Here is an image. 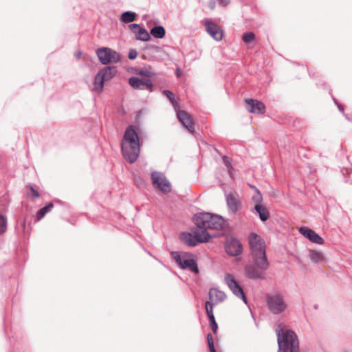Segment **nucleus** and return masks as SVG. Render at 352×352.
Wrapping results in <instances>:
<instances>
[{
    "label": "nucleus",
    "instance_id": "9b49d317",
    "mask_svg": "<svg viewBox=\"0 0 352 352\" xmlns=\"http://www.w3.org/2000/svg\"><path fill=\"white\" fill-rule=\"evenodd\" d=\"M225 249L226 253L232 256H238L243 252V247L239 241L233 238L227 240Z\"/></svg>",
    "mask_w": 352,
    "mask_h": 352
},
{
    "label": "nucleus",
    "instance_id": "4c0bfd02",
    "mask_svg": "<svg viewBox=\"0 0 352 352\" xmlns=\"http://www.w3.org/2000/svg\"><path fill=\"white\" fill-rule=\"evenodd\" d=\"M182 74V72L181 71V69L179 68H177V70H176V76L177 77H180Z\"/></svg>",
    "mask_w": 352,
    "mask_h": 352
},
{
    "label": "nucleus",
    "instance_id": "9d476101",
    "mask_svg": "<svg viewBox=\"0 0 352 352\" xmlns=\"http://www.w3.org/2000/svg\"><path fill=\"white\" fill-rule=\"evenodd\" d=\"M225 280L230 290L236 296L241 298L245 302H246L244 292L239 283L234 280L233 276L231 274H226L225 276Z\"/></svg>",
    "mask_w": 352,
    "mask_h": 352
},
{
    "label": "nucleus",
    "instance_id": "a878e982",
    "mask_svg": "<svg viewBox=\"0 0 352 352\" xmlns=\"http://www.w3.org/2000/svg\"><path fill=\"white\" fill-rule=\"evenodd\" d=\"M255 35L252 32L245 33L243 35L242 39L247 45L250 44L254 41Z\"/></svg>",
    "mask_w": 352,
    "mask_h": 352
},
{
    "label": "nucleus",
    "instance_id": "c9c22d12",
    "mask_svg": "<svg viewBox=\"0 0 352 352\" xmlns=\"http://www.w3.org/2000/svg\"><path fill=\"white\" fill-rule=\"evenodd\" d=\"M220 3L223 6H226L230 3V0H220Z\"/></svg>",
    "mask_w": 352,
    "mask_h": 352
},
{
    "label": "nucleus",
    "instance_id": "4be33fe9",
    "mask_svg": "<svg viewBox=\"0 0 352 352\" xmlns=\"http://www.w3.org/2000/svg\"><path fill=\"white\" fill-rule=\"evenodd\" d=\"M135 17L136 14L135 12L127 11L122 14L120 20L125 23H128L134 21Z\"/></svg>",
    "mask_w": 352,
    "mask_h": 352
},
{
    "label": "nucleus",
    "instance_id": "f03ea898",
    "mask_svg": "<svg viewBox=\"0 0 352 352\" xmlns=\"http://www.w3.org/2000/svg\"><path fill=\"white\" fill-rule=\"evenodd\" d=\"M122 152L124 157L130 163L136 161L140 153L138 135L133 126H129L122 141Z\"/></svg>",
    "mask_w": 352,
    "mask_h": 352
},
{
    "label": "nucleus",
    "instance_id": "4468645a",
    "mask_svg": "<svg viewBox=\"0 0 352 352\" xmlns=\"http://www.w3.org/2000/svg\"><path fill=\"white\" fill-rule=\"evenodd\" d=\"M246 109L252 113L262 114L265 112V107L264 104L258 100L253 99H246Z\"/></svg>",
    "mask_w": 352,
    "mask_h": 352
},
{
    "label": "nucleus",
    "instance_id": "f704fd0d",
    "mask_svg": "<svg viewBox=\"0 0 352 352\" xmlns=\"http://www.w3.org/2000/svg\"><path fill=\"white\" fill-rule=\"evenodd\" d=\"M128 56H129V58L132 59V60L135 59L138 56V52L135 50L131 49V50H130Z\"/></svg>",
    "mask_w": 352,
    "mask_h": 352
},
{
    "label": "nucleus",
    "instance_id": "39448f33",
    "mask_svg": "<svg viewBox=\"0 0 352 352\" xmlns=\"http://www.w3.org/2000/svg\"><path fill=\"white\" fill-rule=\"evenodd\" d=\"M171 256L178 265L195 274L199 272L195 255L186 252H173Z\"/></svg>",
    "mask_w": 352,
    "mask_h": 352
},
{
    "label": "nucleus",
    "instance_id": "e433bc0d",
    "mask_svg": "<svg viewBox=\"0 0 352 352\" xmlns=\"http://www.w3.org/2000/svg\"><path fill=\"white\" fill-rule=\"evenodd\" d=\"M82 56V52L80 51H77L75 52V56L77 58H80Z\"/></svg>",
    "mask_w": 352,
    "mask_h": 352
},
{
    "label": "nucleus",
    "instance_id": "c85d7f7f",
    "mask_svg": "<svg viewBox=\"0 0 352 352\" xmlns=\"http://www.w3.org/2000/svg\"><path fill=\"white\" fill-rule=\"evenodd\" d=\"M263 197L261 194L259 192H256L255 195L252 197V202L254 206L257 205H263L262 203Z\"/></svg>",
    "mask_w": 352,
    "mask_h": 352
},
{
    "label": "nucleus",
    "instance_id": "20e7f679",
    "mask_svg": "<svg viewBox=\"0 0 352 352\" xmlns=\"http://www.w3.org/2000/svg\"><path fill=\"white\" fill-rule=\"evenodd\" d=\"M195 223L199 230H221L226 226V221L219 215L210 213H200L194 218Z\"/></svg>",
    "mask_w": 352,
    "mask_h": 352
},
{
    "label": "nucleus",
    "instance_id": "473e14b6",
    "mask_svg": "<svg viewBox=\"0 0 352 352\" xmlns=\"http://www.w3.org/2000/svg\"><path fill=\"white\" fill-rule=\"evenodd\" d=\"M30 190L32 192V195H31V197L32 198H37L39 197V193L37 190H36L32 186H28ZM29 196H30V195H29Z\"/></svg>",
    "mask_w": 352,
    "mask_h": 352
},
{
    "label": "nucleus",
    "instance_id": "dca6fc26",
    "mask_svg": "<svg viewBox=\"0 0 352 352\" xmlns=\"http://www.w3.org/2000/svg\"><path fill=\"white\" fill-rule=\"evenodd\" d=\"M129 27L138 40L148 41L151 38L149 33L139 24H131Z\"/></svg>",
    "mask_w": 352,
    "mask_h": 352
},
{
    "label": "nucleus",
    "instance_id": "a211bd4d",
    "mask_svg": "<svg viewBox=\"0 0 352 352\" xmlns=\"http://www.w3.org/2000/svg\"><path fill=\"white\" fill-rule=\"evenodd\" d=\"M130 85L139 89H151L152 87V82L149 79H140L137 77H131L129 80Z\"/></svg>",
    "mask_w": 352,
    "mask_h": 352
},
{
    "label": "nucleus",
    "instance_id": "f257e3e1",
    "mask_svg": "<svg viewBox=\"0 0 352 352\" xmlns=\"http://www.w3.org/2000/svg\"><path fill=\"white\" fill-rule=\"evenodd\" d=\"M248 241L256 267L254 265H248L245 267V272L248 276L251 278H261L263 272L269 267L265 255V243L260 236L254 232L249 235Z\"/></svg>",
    "mask_w": 352,
    "mask_h": 352
},
{
    "label": "nucleus",
    "instance_id": "ea45409f",
    "mask_svg": "<svg viewBox=\"0 0 352 352\" xmlns=\"http://www.w3.org/2000/svg\"><path fill=\"white\" fill-rule=\"evenodd\" d=\"M140 75H146V72L144 71H140L139 73Z\"/></svg>",
    "mask_w": 352,
    "mask_h": 352
},
{
    "label": "nucleus",
    "instance_id": "cd10ccee",
    "mask_svg": "<svg viewBox=\"0 0 352 352\" xmlns=\"http://www.w3.org/2000/svg\"><path fill=\"white\" fill-rule=\"evenodd\" d=\"M223 162L228 168V173L230 175L235 174L234 168L231 166L230 160L227 157H223Z\"/></svg>",
    "mask_w": 352,
    "mask_h": 352
},
{
    "label": "nucleus",
    "instance_id": "bb28decb",
    "mask_svg": "<svg viewBox=\"0 0 352 352\" xmlns=\"http://www.w3.org/2000/svg\"><path fill=\"white\" fill-rule=\"evenodd\" d=\"M214 302H211V301H207L206 302L205 308H206V314H207V316H208V318H210V317H214V314H213V305H214Z\"/></svg>",
    "mask_w": 352,
    "mask_h": 352
},
{
    "label": "nucleus",
    "instance_id": "2eb2a0df",
    "mask_svg": "<svg viewBox=\"0 0 352 352\" xmlns=\"http://www.w3.org/2000/svg\"><path fill=\"white\" fill-rule=\"evenodd\" d=\"M226 202L229 210L232 213H236L241 208V201L236 192H230L226 197Z\"/></svg>",
    "mask_w": 352,
    "mask_h": 352
},
{
    "label": "nucleus",
    "instance_id": "f3484780",
    "mask_svg": "<svg viewBox=\"0 0 352 352\" xmlns=\"http://www.w3.org/2000/svg\"><path fill=\"white\" fill-rule=\"evenodd\" d=\"M207 32L216 41H221L223 38L222 30L216 24L211 21L205 23Z\"/></svg>",
    "mask_w": 352,
    "mask_h": 352
},
{
    "label": "nucleus",
    "instance_id": "aec40b11",
    "mask_svg": "<svg viewBox=\"0 0 352 352\" xmlns=\"http://www.w3.org/2000/svg\"><path fill=\"white\" fill-rule=\"evenodd\" d=\"M254 209L256 213L258 214V216L261 221H265L270 217V212L266 207L263 205H257L254 206Z\"/></svg>",
    "mask_w": 352,
    "mask_h": 352
},
{
    "label": "nucleus",
    "instance_id": "6ab92c4d",
    "mask_svg": "<svg viewBox=\"0 0 352 352\" xmlns=\"http://www.w3.org/2000/svg\"><path fill=\"white\" fill-rule=\"evenodd\" d=\"M179 122L191 133L194 131L193 123L189 114L184 111H178L177 113Z\"/></svg>",
    "mask_w": 352,
    "mask_h": 352
},
{
    "label": "nucleus",
    "instance_id": "6e6552de",
    "mask_svg": "<svg viewBox=\"0 0 352 352\" xmlns=\"http://www.w3.org/2000/svg\"><path fill=\"white\" fill-rule=\"evenodd\" d=\"M266 300L268 309L274 314H280L287 309V304L279 294L267 295Z\"/></svg>",
    "mask_w": 352,
    "mask_h": 352
},
{
    "label": "nucleus",
    "instance_id": "2f4dec72",
    "mask_svg": "<svg viewBox=\"0 0 352 352\" xmlns=\"http://www.w3.org/2000/svg\"><path fill=\"white\" fill-rule=\"evenodd\" d=\"M207 342L210 351H215L212 336L210 333L207 335Z\"/></svg>",
    "mask_w": 352,
    "mask_h": 352
},
{
    "label": "nucleus",
    "instance_id": "58836bf2",
    "mask_svg": "<svg viewBox=\"0 0 352 352\" xmlns=\"http://www.w3.org/2000/svg\"><path fill=\"white\" fill-rule=\"evenodd\" d=\"M214 6H215L214 1H212V2L210 3L209 7L210 8V9H212V10L214 9Z\"/></svg>",
    "mask_w": 352,
    "mask_h": 352
},
{
    "label": "nucleus",
    "instance_id": "5701e85b",
    "mask_svg": "<svg viewBox=\"0 0 352 352\" xmlns=\"http://www.w3.org/2000/svg\"><path fill=\"white\" fill-rule=\"evenodd\" d=\"M310 259L314 263L322 262L324 261V256L323 254L317 250H312L309 254Z\"/></svg>",
    "mask_w": 352,
    "mask_h": 352
},
{
    "label": "nucleus",
    "instance_id": "79ce46f5",
    "mask_svg": "<svg viewBox=\"0 0 352 352\" xmlns=\"http://www.w3.org/2000/svg\"><path fill=\"white\" fill-rule=\"evenodd\" d=\"M210 352H217L216 351H210Z\"/></svg>",
    "mask_w": 352,
    "mask_h": 352
},
{
    "label": "nucleus",
    "instance_id": "a19ab883",
    "mask_svg": "<svg viewBox=\"0 0 352 352\" xmlns=\"http://www.w3.org/2000/svg\"><path fill=\"white\" fill-rule=\"evenodd\" d=\"M152 177H154V176H156L155 175V173H153L152 175H151Z\"/></svg>",
    "mask_w": 352,
    "mask_h": 352
},
{
    "label": "nucleus",
    "instance_id": "72a5a7b5",
    "mask_svg": "<svg viewBox=\"0 0 352 352\" xmlns=\"http://www.w3.org/2000/svg\"><path fill=\"white\" fill-rule=\"evenodd\" d=\"M164 94L166 97H168L170 99L172 104H174L175 99H174V96H173V93L170 92V91L165 90V91H164Z\"/></svg>",
    "mask_w": 352,
    "mask_h": 352
},
{
    "label": "nucleus",
    "instance_id": "ddd939ff",
    "mask_svg": "<svg viewBox=\"0 0 352 352\" xmlns=\"http://www.w3.org/2000/svg\"><path fill=\"white\" fill-rule=\"evenodd\" d=\"M299 232L307 238L312 243L319 245H322L324 243V239L320 236L315 231L309 228L301 227L299 228Z\"/></svg>",
    "mask_w": 352,
    "mask_h": 352
},
{
    "label": "nucleus",
    "instance_id": "423d86ee",
    "mask_svg": "<svg viewBox=\"0 0 352 352\" xmlns=\"http://www.w3.org/2000/svg\"><path fill=\"white\" fill-rule=\"evenodd\" d=\"M116 74V69L114 67H105L100 69L94 78V91L101 94L104 89V82L111 80Z\"/></svg>",
    "mask_w": 352,
    "mask_h": 352
},
{
    "label": "nucleus",
    "instance_id": "b1692460",
    "mask_svg": "<svg viewBox=\"0 0 352 352\" xmlns=\"http://www.w3.org/2000/svg\"><path fill=\"white\" fill-rule=\"evenodd\" d=\"M54 207V204L52 203L48 204L45 207L40 209L36 214V219L37 221L41 220L43 217H45V215L49 212Z\"/></svg>",
    "mask_w": 352,
    "mask_h": 352
},
{
    "label": "nucleus",
    "instance_id": "7c9ffc66",
    "mask_svg": "<svg viewBox=\"0 0 352 352\" xmlns=\"http://www.w3.org/2000/svg\"><path fill=\"white\" fill-rule=\"evenodd\" d=\"M210 327L214 333H216L217 331L218 326L215 321L214 317L209 318Z\"/></svg>",
    "mask_w": 352,
    "mask_h": 352
},
{
    "label": "nucleus",
    "instance_id": "f8f14e48",
    "mask_svg": "<svg viewBox=\"0 0 352 352\" xmlns=\"http://www.w3.org/2000/svg\"><path fill=\"white\" fill-rule=\"evenodd\" d=\"M152 184L155 189L163 193H168L171 191V184L166 177H151Z\"/></svg>",
    "mask_w": 352,
    "mask_h": 352
},
{
    "label": "nucleus",
    "instance_id": "1a4fd4ad",
    "mask_svg": "<svg viewBox=\"0 0 352 352\" xmlns=\"http://www.w3.org/2000/svg\"><path fill=\"white\" fill-rule=\"evenodd\" d=\"M96 53L100 61L104 65L117 63L120 59V55L116 51L108 47L100 48Z\"/></svg>",
    "mask_w": 352,
    "mask_h": 352
},
{
    "label": "nucleus",
    "instance_id": "0eeeda50",
    "mask_svg": "<svg viewBox=\"0 0 352 352\" xmlns=\"http://www.w3.org/2000/svg\"><path fill=\"white\" fill-rule=\"evenodd\" d=\"M210 235L206 230H197L195 232V234L192 235L188 232L182 233L179 236L180 240L189 246H195L198 243L207 242L210 239Z\"/></svg>",
    "mask_w": 352,
    "mask_h": 352
},
{
    "label": "nucleus",
    "instance_id": "c756f323",
    "mask_svg": "<svg viewBox=\"0 0 352 352\" xmlns=\"http://www.w3.org/2000/svg\"><path fill=\"white\" fill-rule=\"evenodd\" d=\"M7 221L4 216L0 214V234L3 233L6 230Z\"/></svg>",
    "mask_w": 352,
    "mask_h": 352
},
{
    "label": "nucleus",
    "instance_id": "7ed1b4c3",
    "mask_svg": "<svg viewBox=\"0 0 352 352\" xmlns=\"http://www.w3.org/2000/svg\"><path fill=\"white\" fill-rule=\"evenodd\" d=\"M278 344V352H299V344L297 336L285 324H280L276 329Z\"/></svg>",
    "mask_w": 352,
    "mask_h": 352
},
{
    "label": "nucleus",
    "instance_id": "393cba45",
    "mask_svg": "<svg viewBox=\"0 0 352 352\" xmlns=\"http://www.w3.org/2000/svg\"><path fill=\"white\" fill-rule=\"evenodd\" d=\"M151 34L155 38H162L165 35V30L162 26H156L151 29Z\"/></svg>",
    "mask_w": 352,
    "mask_h": 352
},
{
    "label": "nucleus",
    "instance_id": "412c9836",
    "mask_svg": "<svg viewBox=\"0 0 352 352\" xmlns=\"http://www.w3.org/2000/svg\"><path fill=\"white\" fill-rule=\"evenodd\" d=\"M209 297L211 302H216L222 301L225 298V294L216 289H211L209 292Z\"/></svg>",
    "mask_w": 352,
    "mask_h": 352
}]
</instances>
